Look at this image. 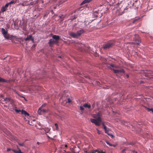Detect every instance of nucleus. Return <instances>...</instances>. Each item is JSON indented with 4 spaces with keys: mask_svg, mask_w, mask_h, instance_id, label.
Here are the masks:
<instances>
[{
    "mask_svg": "<svg viewBox=\"0 0 153 153\" xmlns=\"http://www.w3.org/2000/svg\"><path fill=\"white\" fill-rule=\"evenodd\" d=\"M77 153H79V152H78Z\"/></svg>",
    "mask_w": 153,
    "mask_h": 153,
    "instance_id": "3c124183",
    "label": "nucleus"
},
{
    "mask_svg": "<svg viewBox=\"0 0 153 153\" xmlns=\"http://www.w3.org/2000/svg\"><path fill=\"white\" fill-rule=\"evenodd\" d=\"M114 45V42H109L104 45L102 48L104 49H107L111 48Z\"/></svg>",
    "mask_w": 153,
    "mask_h": 153,
    "instance_id": "39448f33",
    "label": "nucleus"
},
{
    "mask_svg": "<svg viewBox=\"0 0 153 153\" xmlns=\"http://www.w3.org/2000/svg\"><path fill=\"white\" fill-rule=\"evenodd\" d=\"M1 32L3 35L4 37L6 39H10L12 38V36L11 35L8 33L7 31L5 30L4 28H2L1 29Z\"/></svg>",
    "mask_w": 153,
    "mask_h": 153,
    "instance_id": "7ed1b4c3",
    "label": "nucleus"
},
{
    "mask_svg": "<svg viewBox=\"0 0 153 153\" xmlns=\"http://www.w3.org/2000/svg\"><path fill=\"white\" fill-rule=\"evenodd\" d=\"M21 113L22 114H23L25 115V116H28L29 115V114L27 113L26 111L25 110H22L21 111Z\"/></svg>",
    "mask_w": 153,
    "mask_h": 153,
    "instance_id": "f3484780",
    "label": "nucleus"
},
{
    "mask_svg": "<svg viewBox=\"0 0 153 153\" xmlns=\"http://www.w3.org/2000/svg\"><path fill=\"white\" fill-rule=\"evenodd\" d=\"M12 149H7V152H9V151H10L11 150H12Z\"/></svg>",
    "mask_w": 153,
    "mask_h": 153,
    "instance_id": "c9c22d12",
    "label": "nucleus"
},
{
    "mask_svg": "<svg viewBox=\"0 0 153 153\" xmlns=\"http://www.w3.org/2000/svg\"><path fill=\"white\" fill-rule=\"evenodd\" d=\"M17 149H18V150H16L14 149H12V151L14 153H24L23 152H22L21 149L19 148L18 146Z\"/></svg>",
    "mask_w": 153,
    "mask_h": 153,
    "instance_id": "4468645a",
    "label": "nucleus"
},
{
    "mask_svg": "<svg viewBox=\"0 0 153 153\" xmlns=\"http://www.w3.org/2000/svg\"><path fill=\"white\" fill-rule=\"evenodd\" d=\"M92 0H84L81 4V5H82L85 3H89Z\"/></svg>",
    "mask_w": 153,
    "mask_h": 153,
    "instance_id": "a211bd4d",
    "label": "nucleus"
},
{
    "mask_svg": "<svg viewBox=\"0 0 153 153\" xmlns=\"http://www.w3.org/2000/svg\"><path fill=\"white\" fill-rule=\"evenodd\" d=\"M147 110L149 111H152L153 113V108H147Z\"/></svg>",
    "mask_w": 153,
    "mask_h": 153,
    "instance_id": "a878e982",
    "label": "nucleus"
},
{
    "mask_svg": "<svg viewBox=\"0 0 153 153\" xmlns=\"http://www.w3.org/2000/svg\"><path fill=\"white\" fill-rule=\"evenodd\" d=\"M46 104L42 105V106L39 109L38 111V113L39 114H42L47 112V110L43 108V107L46 105Z\"/></svg>",
    "mask_w": 153,
    "mask_h": 153,
    "instance_id": "20e7f679",
    "label": "nucleus"
},
{
    "mask_svg": "<svg viewBox=\"0 0 153 153\" xmlns=\"http://www.w3.org/2000/svg\"><path fill=\"white\" fill-rule=\"evenodd\" d=\"M22 6H25V5H24V4H22Z\"/></svg>",
    "mask_w": 153,
    "mask_h": 153,
    "instance_id": "49530a36",
    "label": "nucleus"
},
{
    "mask_svg": "<svg viewBox=\"0 0 153 153\" xmlns=\"http://www.w3.org/2000/svg\"><path fill=\"white\" fill-rule=\"evenodd\" d=\"M52 38L54 39L56 41V42H57V43L58 42V41L60 39L59 36L55 35H53L52 36Z\"/></svg>",
    "mask_w": 153,
    "mask_h": 153,
    "instance_id": "9d476101",
    "label": "nucleus"
},
{
    "mask_svg": "<svg viewBox=\"0 0 153 153\" xmlns=\"http://www.w3.org/2000/svg\"><path fill=\"white\" fill-rule=\"evenodd\" d=\"M48 138H50V137H49V136H48Z\"/></svg>",
    "mask_w": 153,
    "mask_h": 153,
    "instance_id": "8fccbe9b",
    "label": "nucleus"
},
{
    "mask_svg": "<svg viewBox=\"0 0 153 153\" xmlns=\"http://www.w3.org/2000/svg\"><path fill=\"white\" fill-rule=\"evenodd\" d=\"M83 106L85 108H88L89 109L91 108V106L90 105H88L87 103H85L83 105Z\"/></svg>",
    "mask_w": 153,
    "mask_h": 153,
    "instance_id": "6ab92c4d",
    "label": "nucleus"
},
{
    "mask_svg": "<svg viewBox=\"0 0 153 153\" xmlns=\"http://www.w3.org/2000/svg\"><path fill=\"white\" fill-rule=\"evenodd\" d=\"M83 106H80V110H81V111H83L84 109V108H83Z\"/></svg>",
    "mask_w": 153,
    "mask_h": 153,
    "instance_id": "cd10ccee",
    "label": "nucleus"
},
{
    "mask_svg": "<svg viewBox=\"0 0 153 153\" xmlns=\"http://www.w3.org/2000/svg\"><path fill=\"white\" fill-rule=\"evenodd\" d=\"M65 147H68V146H67V145H66V144L65 145Z\"/></svg>",
    "mask_w": 153,
    "mask_h": 153,
    "instance_id": "c03bdc74",
    "label": "nucleus"
},
{
    "mask_svg": "<svg viewBox=\"0 0 153 153\" xmlns=\"http://www.w3.org/2000/svg\"><path fill=\"white\" fill-rule=\"evenodd\" d=\"M59 57L60 58H61V56H59Z\"/></svg>",
    "mask_w": 153,
    "mask_h": 153,
    "instance_id": "de8ad7c7",
    "label": "nucleus"
},
{
    "mask_svg": "<svg viewBox=\"0 0 153 153\" xmlns=\"http://www.w3.org/2000/svg\"><path fill=\"white\" fill-rule=\"evenodd\" d=\"M85 33V31L83 29H81L80 30L78 31L76 33H74L73 32H71L70 35L72 37L76 38H77L82 33Z\"/></svg>",
    "mask_w": 153,
    "mask_h": 153,
    "instance_id": "f03ea898",
    "label": "nucleus"
},
{
    "mask_svg": "<svg viewBox=\"0 0 153 153\" xmlns=\"http://www.w3.org/2000/svg\"><path fill=\"white\" fill-rule=\"evenodd\" d=\"M97 152V153H105V152H103L102 151H99L97 149L91 150V151L88 152V153H96Z\"/></svg>",
    "mask_w": 153,
    "mask_h": 153,
    "instance_id": "1a4fd4ad",
    "label": "nucleus"
},
{
    "mask_svg": "<svg viewBox=\"0 0 153 153\" xmlns=\"http://www.w3.org/2000/svg\"><path fill=\"white\" fill-rule=\"evenodd\" d=\"M55 126L56 127V129L57 130L58 128V125L57 123L55 124Z\"/></svg>",
    "mask_w": 153,
    "mask_h": 153,
    "instance_id": "7c9ffc66",
    "label": "nucleus"
},
{
    "mask_svg": "<svg viewBox=\"0 0 153 153\" xmlns=\"http://www.w3.org/2000/svg\"><path fill=\"white\" fill-rule=\"evenodd\" d=\"M68 103H70L71 102V100H70L69 98L68 99Z\"/></svg>",
    "mask_w": 153,
    "mask_h": 153,
    "instance_id": "f704fd0d",
    "label": "nucleus"
},
{
    "mask_svg": "<svg viewBox=\"0 0 153 153\" xmlns=\"http://www.w3.org/2000/svg\"><path fill=\"white\" fill-rule=\"evenodd\" d=\"M94 108V107L93 105H92V109H93Z\"/></svg>",
    "mask_w": 153,
    "mask_h": 153,
    "instance_id": "a18cd8bd",
    "label": "nucleus"
},
{
    "mask_svg": "<svg viewBox=\"0 0 153 153\" xmlns=\"http://www.w3.org/2000/svg\"><path fill=\"white\" fill-rule=\"evenodd\" d=\"M25 40L26 41H27L29 40H31L32 41H33L34 40V39L32 35H28L27 37L25 39Z\"/></svg>",
    "mask_w": 153,
    "mask_h": 153,
    "instance_id": "9b49d317",
    "label": "nucleus"
},
{
    "mask_svg": "<svg viewBox=\"0 0 153 153\" xmlns=\"http://www.w3.org/2000/svg\"><path fill=\"white\" fill-rule=\"evenodd\" d=\"M106 143L108 144V145H109L110 146H112V144H111V143H109V142L108 141H106Z\"/></svg>",
    "mask_w": 153,
    "mask_h": 153,
    "instance_id": "c756f323",
    "label": "nucleus"
},
{
    "mask_svg": "<svg viewBox=\"0 0 153 153\" xmlns=\"http://www.w3.org/2000/svg\"><path fill=\"white\" fill-rule=\"evenodd\" d=\"M99 12V10H94L93 11V13L94 17H97L98 16V14Z\"/></svg>",
    "mask_w": 153,
    "mask_h": 153,
    "instance_id": "f8f14e48",
    "label": "nucleus"
},
{
    "mask_svg": "<svg viewBox=\"0 0 153 153\" xmlns=\"http://www.w3.org/2000/svg\"><path fill=\"white\" fill-rule=\"evenodd\" d=\"M140 19V18H136L135 19H134L132 22V23L133 24L136 23V22H138L139 20Z\"/></svg>",
    "mask_w": 153,
    "mask_h": 153,
    "instance_id": "aec40b11",
    "label": "nucleus"
},
{
    "mask_svg": "<svg viewBox=\"0 0 153 153\" xmlns=\"http://www.w3.org/2000/svg\"><path fill=\"white\" fill-rule=\"evenodd\" d=\"M102 115V114L100 112H99L97 114H93V117L94 119H90L91 122L94 123L97 126H100L102 122L101 119Z\"/></svg>",
    "mask_w": 153,
    "mask_h": 153,
    "instance_id": "f257e3e1",
    "label": "nucleus"
},
{
    "mask_svg": "<svg viewBox=\"0 0 153 153\" xmlns=\"http://www.w3.org/2000/svg\"><path fill=\"white\" fill-rule=\"evenodd\" d=\"M16 2V1H14L13 0L11 1L10 2L8 3L9 4H11L13 3H15Z\"/></svg>",
    "mask_w": 153,
    "mask_h": 153,
    "instance_id": "b1692460",
    "label": "nucleus"
},
{
    "mask_svg": "<svg viewBox=\"0 0 153 153\" xmlns=\"http://www.w3.org/2000/svg\"><path fill=\"white\" fill-rule=\"evenodd\" d=\"M116 145H113L112 144V146H114V147H115L116 146Z\"/></svg>",
    "mask_w": 153,
    "mask_h": 153,
    "instance_id": "79ce46f5",
    "label": "nucleus"
},
{
    "mask_svg": "<svg viewBox=\"0 0 153 153\" xmlns=\"http://www.w3.org/2000/svg\"><path fill=\"white\" fill-rule=\"evenodd\" d=\"M103 127V128L105 130V131H106V130H107L108 129L107 128L106 126H104Z\"/></svg>",
    "mask_w": 153,
    "mask_h": 153,
    "instance_id": "473e14b6",
    "label": "nucleus"
},
{
    "mask_svg": "<svg viewBox=\"0 0 153 153\" xmlns=\"http://www.w3.org/2000/svg\"><path fill=\"white\" fill-rule=\"evenodd\" d=\"M109 128H108V129L106 131H105V133L107 134H108L109 136L111 137L112 138H113L114 137V136L113 135V134H110L109 133Z\"/></svg>",
    "mask_w": 153,
    "mask_h": 153,
    "instance_id": "dca6fc26",
    "label": "nucleus"
},
{
    "mask_svg": "<svg viewBox=\"0 0 153 153\" xmlns=\"http://www.w3.org/2000/svg\"><path fill=\"white\" fill-rule=\"evenodd\" d=\"M76 23H74L73 25V26L74 27L76 25Z\"/></svg>",
    "mask_w": 153,
    "mask_h": 153,
    "instance_id": "58836bf2",
    "label": "nucleus"
},
{
    "mask_svg": "<svg viewBox=\"0 0 153 153\" xmlns=\"http://www.w3.org/2000/svg\"><path fill=\"white\" fill-rule=\"evenodd\" d=\"M50 129H49V128H47L46 129L45 131L47 133H48L50 131Z\"/></svg>",
    "mask_w": 153,
    "mask_h": 153,
    "instance_id": "2f4dec72",
    "label": "nucleus"
},
{
    "mask_svg": "<svg viewBox=\"0 0 153 153\" xmlns=\"http://www.w3.org/2000/svg\"><path fill=\"white\" fill-rule=\"evenodd\" d=\"M135 53H136V54H137V52H136Z\"/></svg>",
    "mask_w": 153,
    "mask_h": 153,
    "instance_id": "09e8293b",
    "label": "nucleus"
},
{
    "mask_svg": "<svg viewBox=\"0 0 153 153\" xmlns=\"http://www.w3.org/2000/svg\"><path fill=\"white\" fill-rule=\"evenodd\" d=\"M35 79L34 77H32L31 79V80H32Z\"/></svg>",
    "mask_w": 153,
    "mask_h": 153,
    "instance_id": "4c0bfd02",
    "label": "nucleus"
},
{
    "mask_svg": "<svg viewBox=\"0 0 153 153\" xmlns=\"http://www.w3.org/2000/svg\"><path fill=\"white\" fill-rule=\"evenodd\" d=\"M6 82L5 79L0 77V82Z\"/></svg>",
    "mask_w": 153,
    "mask_h": 153,
    "instance_id": "4be33fe9",
    "label": "nucleus"
},
{
    "mask_svg": "<svg viewBox=\"0 0 153 153\" xmlns=\"http://www.w3.org/2000/svg\"><path fill=\"white\" fill-rule=\"evenodd\" d=\"M18 143L19 144V145L21 146H25L24 143H20L18 142Z\"/></svg>",
    "mask_w": 153,
    "mask_h": 153,
    "instance_id": "393cba45",
    "label": "nucleus"
},
{
    "mask_svg": "<svg viewBox=\"0 0 153 153\" xmlns=\"http://www.w3.org/2000/svg\"><path fill=\"white\" fill-rule=\"evenodd\" d=\"M84 152H85L86 153H88V151L86 150H84Z\"/></svg>",
    "mask_w": 153,
    "mask_h": 153,
    "instance_id": "e433bc0d",
    "label": "nucleus"
},
{
    "mask_svg": "<svg viewBox=\"0 0 153 153\" xmlns=\"http://www.w3.org/2000/svg\"><path fill=\"white\" fill-rule=\"evenodd\" d=\"M126 76L128 78L129 76L128 74H126Z\"/></svg>",
    "mask_w": 153,
    "mask_h": 153,
    "instance_id": "ea45409f",
    "label": "nucleus"
},
{
    "mask_svg": "<svg viewBox=\"0 0 153 153\" xmlns=\"http://www.w3.org/2000/svg\"><path fill=\"white\" fill-rule=\"evenodd\" d=\"M122 153H137L135 151H131L128 148H126L122 151Z\"/></svg>",
    "mask_w": 153,
    "mask_h": 153,
    "instance_id": "423d86ee",
    "label": "nucleus"
},
{
    "mask_svg": "<svg viewBox=\"0 0 153 153\" xmlns=\"http://www.w3.org/2000/svg\"><path fill=\"white\" fill-rule=\"evenodd\" d=\"M10 5L8 3H7L5 5V6H4V7L6 8H7L9 6V5Z\"/></svg>",
    "mask_w": 153,
    "mask_h": 153,
    "instance_id": "bb28decb",
    "label": "nucleus"
},
{
    "mask_svg": "<svg viewBox=\"0 0 153 153\" xmlns=\"http://www.w3.org/2000/svg\"><path fill=\"white\" fill-rule=\"evenodd\" d=\"M102 126H105V125L104 123H102Z\"/></svg>",
    "mask_w": 153,
    "mask_h": 153,
    "instance_id": "a19ab883",
    "label": "nucleus"
},
{
    "mask_svg": "<svg viewBox=\"0 0 153 153\" xmlns=\"http://www.w3.org/2000/svg\"><path fill=\"white\" fill-rule=\"evenodd\" d=\"M15 111H16V112L17 113H19L20 112H21V111H21V110H18L17 109H15Z\"/></svg>",
    "mask_w": 153,
    "mask_h": 153,
    "instance_id": "5701e85b",
    "label": "nucleus"
},
{
    "mask_svg": "<svg viewBox=\"0 0 153 153\" xmlns=\"http://www.w3.org/2000/svg\"><path fill=\"white\" fill-rule=\"evenodd\" d=\"M97 133L99 134H100V131H99V130H98V129H97Z\"/></svg>",
    "mask_w": 153,
    "mask_h": 153,
    "instance_id": "72a5a7b5",
    "label": "nucleus"
},
{
    "mask_svg": "<svg viewBox=\"0 0 153 153\" xmlns=\"http://www.w3.org/2000/svg\"><path fill=\"white\" fill-rule=\"evenodd\" d=\"M1 11L2 12H4L6 10V8L4 6H3L1 8Z\"/></svg>",
    "mask_w": 153,
    "mask_h": 153,
    "instance_id": "412c9836",
    "label": "nucleus"
},
{
    "mask_svg": "<svg viewBox=\"0 0 153 153\" xmlns=\"http://www.w3.org/2000/svg\"><path fill=\"white\" fill-rule=\"evenodd\" d=\"M4 100L6 102V103H7L8 102H10V103H12V100L10 98H6Z\"/></svg>",
    "mask_w": 153,
    "mask_h": 153,
    "instance_id": "2eb2a0df",
    "label": "nucleus"
},
{
    "mask_svg": "<svg viewBox=\"0 0 153 153\" xmlns=\"http://www.w3.org/2000/svg\"><path fill=\"white\" fill-rule=\"evenodd\" d=\"M114 72L115 73H124L125 71L123 69L121 70H114L113 69Z\"/></svg>",
    "mask_w": 153,
    "mask_h": 153,
    "instance_id": "ddd939ff",
    "label": "nucleus"
},
{
    "mask_svg": "<svg viewBox=\"0 0 153 153\" xmlns=\"http://www.w3.org/2000/svg\"><path fill=\"white\" fill-rule=\"evenodd\" d=\"M134 40L137 44L138 45L140 44L141 42L140 38L139 37V36L137 34H136L135 35Z\"/></svg>",
    "mask_w": 153,
    "mask_h": 153,
    "instance_id": "0eeeda50",
    "label": "nucleus"
},
{
    "mask_svg": "<svg viewBox=\"0 0 153 153\" xmlns=\"http://www.w3.org/2000/svg\"><path fill=\"white\" fill-rule=\"evenodd\" d=\"M58 43L55 40L52 39H51L49 40V41L48 42V44H49V46L50 47H52L54 45V44L55 43Z\"/></svg>",
    "mask_w": 153,
    "mask_h": 153,
    "instance_id": "6e6552de",
    "label": "nucleus"
},
{
    "mask_svg": "<svg viewBox=\"0 0 153 153\" xmlns=\"http://www.w3.org/2000/svg\"><path fill=\"white\" fill-rule=\"evenodd\" d=\"M37 144H38V145H39V144H41V143H39V142H37Z\"/></svg>",
    "mask_w": 153,
    "mask_h": 153,
    "instance_id": "37998d69",
    "label": "nucleus"
},
{
    "mask_svg": "<svg viewBox=\"0 0 153 153\" xmlns=\"http://www.w3.org/2000/svg\"><path fill=\"white\" fill-rule=\"evenodd\" d=\"M109 65L111 67H115V68H117V66H115L114 65L112 64H109Z\"/></svg>",
    "mask_w": 153,
    "mask_h": 153,
    "instance_id": "c85d7f7f",
    "label": "nucleus"
}]
</instances>
